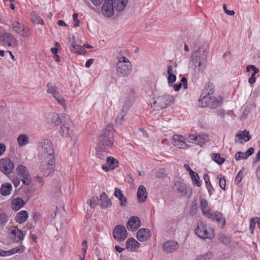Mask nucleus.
I'll use <instances>...</instances> for the list:
<instances>
[{"mask_svg":"<svg viewBox=\"0 0 260 260\" xmlns=\"http://www.w3.org/2000/svg\"><path fill=\"white\" fill-rule=\"evenodd\" d=\"M208 51L202 46L192 52L189 62V68L194 74H199L207 67Z\"/></svg>","mask_w":260,"mask_h":260,"instance_id":"obj_1","label":"nucleus"},{"mask_svg":"<svg viewBox=\"0 0 260 260\" xmlns=\"http://www.w3.org/2000/svg\"><path fill=\"white\" fill-rule=\"evenodd\" d=\"M200 207L203 215L212 220H216L223 227L225 223V219L221 213L218 211H213L208 202L204 198L200 199Z\"/></svg>","mask_w":260,"mask_h":260,"instance_id":"obj_2","label":"nucleus"},{"mask_svg":"<svg viewBox=\"0 0 260 260\" xmlns=\"http://www.w3.org/2000/svg\"><path fill=\"white\" fill-rule=\"evenodd\" d=\"M38 157L40 160L46 158H55L54 148L50 140L44 139L40 140L37 146Z\"/></svg>","mask_w":260,"mask_h":260,"instance_id":"obj_3","label":"nucleus"},{"mask_svg":"<svg viewBox=\"0 0 260 260\" xmlns=\"http://www.w3.org/2000/svg\"><path fill=\"white\" fill-rule=\"evenodd\" d=\"M113 132L114 128L113 125H107L102 131V134L99 138L98 145L104 146V147H111L113 143Z\"/></svg>","mask_w":260,"mask_h":260,"instance_id":"obj_4","label":"nucleus"},{"mask_svg":"<svg viewBox=\"0 0 260 260\" xmlns=\"http://www.w3.org/2000/svg\"><path fill=\"white\" fill-rule=\"evenodd\" d=\"M116 64L117 75L121 77H127L132 72V64L129 59L125 56L118 57Z\"/></svg>","mask_w":260,"mask_h":260,"instance_id":"obj_5","label":"nucleus"},{"mask_svg":"<svg viewBox=\"0 0 260 260\" xmlns=\"http://www.w3.org/2000/svg\"><path fill=\"white\" fill-rule=\"evenodd\" d=\"M195 233L199 237L202 239H211L214 237L213 230L202 221L198 222Z\"/></svg>","mask_w":260,"mask_h":260,"instance_id":"obj_6","label":"nucleus"},{"mask_svg":"<svg viewBox=\"0 0 260 260\" xmlns=\"http://www.w3.org/2000/svg\"><path fill=\"white\" fill-rule=\"evenodd\" d=\"M174 192L181 197L189 199L192 194L191 189L185 183L181 181H176L173 186Z\"/></svg>","mask_w":260,"mask_h":260,"instance_id":"obj_7","label":"nucleus"},{"mask_svg":"<svg viewBox=\"0 0 260 260\" xmlns=\"http://www.w3.org/2000/svg\"><path fill=\"white\" fill-rule=\"evenodd\" d=\"M40 160V172L44 176H48L54 172L55 166V158H46Z\"/></svg>","mask_w":260,"mask_h":260,"instance_id":"obj_8","label":"nucleus"},{"mask_svg":"<svg viewBox=\"0 0 260 260\" xmlns=\"http://www.w3.org/2000/svg\"><path fill=\"white\" fill-rule=\"evenodd\" d=\"M209 94V92L208 94L204 93L201 94L199 100V105L202 107H208L214 109L217 107L218 101L215 97L211 96Z\"/></svg>","mask_w":260,"mask_h":260,"instance_id":"obj_9","label":"nucleus"},{"mask_svg":"<svg viewBox=\"0 0 260 260\" xmlns=\"http://www.w3.org/2000/svg\"><path fill=\"white\" fill-rule=\"evenodd\" d=\"M16 172L23 184L28 186L31 182V178L27 168L21 165L18 166L16 168Z\"/></svg>","mask_w":260,"mask_h":260,"instance_id":"obj_10","label":"nucleus"},{"mask_svg":"<svg viewBox=\"0 0 260 260\" xmlns=\"http://www.w3.org/2000/svg\"><path fill=\"white\" fill-rule=\"evenodd\" d=\"M11 27L13 29L14 31L23 37L27 38L29 36V28L23 24H21L17 21H12Z\"/></svg>","mask_w":260,"mask_h":260,"instance_id":"obj_11","label":"nucleus"},{"mask_svg":"<svg viewBox=\"0 0 260 260\" xmlns=\"http://www.w3.org/2000/svg\"><path fill=\"white\" fill-rule=\"evenodd\" d=\"M174 98L170 95H164L156 98L154 105L156 108L164 109L172 103Z\"/></svg>","mask_w":260,"mask_h":260,"instance_id":"obj_12","label":"nucleus"},{"mask_svg":"<svg viewBox=\"0 0 260 260\" xmlns=\"http://www.w3.org/2000/svg\"><path fill=\"white\" fill-rule=\"evenodd\" d=\"M127 235V231L122 225H116L113 231V237L118 242L124 241L126 238Z\"/></svg>","mask_w":260,"mask_h":260,"instance_id":"obj_13","label":"nucleus"},{"mask_svg":"<svg viewBox=\"0 0 260 260\" xmlns=\"http://www.w3.org/2000/svg\"><path fill=\"white\" fill-rule=\"evenodd\" d=\"M0 42L4 45L8 47H15L17 45V41L14 36L9 32H5L0 36Z\"/></svg>","mask_w":260,"mask_h":260,"instance_id":"obj_14","label":"nucleus"},{"mask_svg":"<svg viewBox=\"0 0 260 260\" xmlns=\"http://www.w3.org/2000/svg\"><path fill=\"white\" fill-rule=\"evenodd\" d=\"M14 165L10 158L6 157L0 160V170L6 175L12 173Z\"/></svg>","mask_w":260,"mask_h":260,"instance_id":"obj_15","label":"nucleus"},{"mask_svg":"<svg viewBox=\"0 0 260 260\" xmlns=\"http://www.w3.org/2000/svg\"><path fill=\"white\" fill-rule=\"evenodd\" d=\"M113 0H105L102 8V13L106 17H110L114 14Z\"/></svg>","mask_w":260,"mask_h":260,"instance_id":"obj_16","label":"nucleus"},{"mask_svg":"<svg viewBox=\"0 0 260 260\" xmlns=\"http://www.w3.org/2000/svg\"><path fill=\"white\" fill-rule=\"evenodd\" d=\"M10 237L14 242H19L24 239L23 232L16 226H13L10 229Z\"/></svg>","mask_w":260,"mask_h":260,"instance_id":"obj_17","label":"nucleus"},{"mask_svg":"<svg viewBox=\"0 0 260 260\" xmlns=\"http://www.w3.org/2000/svg\"><path fill=\"white\" fill-rule=\"evenodd\" d=\"M172 144L174 146L180 149H186L188 147L187 145L184 142V138L182 136L174 135L172 140Z\"/></svg>","mask_w":260,"mask_h":260,"instance_id":"obj_18","label":"nucleus"},{"mask_svg":"<svg viewBox=\"0 0 260 260\" xmlns=\"http://www.w3.org/2000/svg\"><path fill=\"white\" fill-rule=\"evenodd\" d=\"M189 139L194 141L196 144L202 146L208 141V137L206 134L202 133L199 135H190Z\"/></svg>","mask_w":260,"mask_h":260,"instance_id":"obj_19","label":"nucleus"},{"mask_svg":"<svg viewBox=\"0 0 260 260\" xmlns=\"http://www.w3.org/2000/svg\"><path fill=\"white\" fill-rule=\"evenodd\" d=\"M179 247L178 243L175 241L170 240L165 242L162 245L163 250L167 253L175 251Z\"/></svg>","mask_w":260,"mask_h":260,"instance_id":"obj_20","label":"nucleus"},{"mask_svg":"<svg viewBox=\"0 0 260 260\" xmlns=\"http://www.w3.org/2000/svg\"><path fill=\"white\" fill-rule=\"evenodd\" d=\"M141 225V221L138 217L133 216L128 221L126 228L128 230L135 231Z\"/></svg>","mask_w":260,"mask_h":260,"instance_id":"obj_21","label":"nucleus"},{"mask_svg":"<svg viewBox=\"0 0 260 260\" xmlns=\"http://www.w3.org/2000/svg\"><path fill=\"white\" fill-rule=\"evenodd\" d=\"M150 236V232L147 229H141L138 231L137 234V238L140 242L146 241Z\"/></svg>","mask_w":260,"mask_h":260,"instance_id":"obj_22","label":"nucleus"},{"mask_svg":"<svg viewBox=\"0 0 260 260\" xmlns=\"http://www.w3.org/2000/svg\"><path fill=\"white\" fill-rule=\"evenodd\" d=\"M125 246L127 250L134 251L140 247V244L134 238H132L127 240Z\"/></svg>","mask_w":260,"mask_h":260,"instance_id":"obj_23","label":"nucleus"},{"mask_svg":"<svg viewBox=\"0 0 260 260\" xmlns=\"http://www.w3.org/2000/svg\"><path fill=\"white\" fill-rule=\"evenodd\" d=\"M137 198L138 201L141 203H144L145 202L147 197V193L146 191V189L144 185H140L138 190H137Z\"/></svg>","mask_w":260,"mask_h":260,"instance_id":"obj_24","label":"nucleus"},{"mask_svg":"<svg viewBox=\"0 0 260 260\" xmlns=\"http://www.w3.org/2000/svg\"><path fill=\"white\" fill-rule=\"evenodd\" d=\"M132 102L128 100H126L123 105L122 109L119 115L117 116V120H119L120 122L124 118L126 112L128 111L129 108L132 106Z\"/></svg>","mask_w":260,"mask_h":260,"instance_id":"obj_25","label":"nucleus"},{"mask_svg":"<svg viewBox=\"0 0 260 260\" xmlns=\"http://www.w3.org/2000/svg\"><path fill=\"white\" fill-rule=\"evenodd\" d=\"M114 195L119 200L120 205L121 207H125L126 206L127 200L120 189L118 188H115Z\"/></svg>","mask_w":260,"mask_h":260,"instance_id":"obj_26","label":"nucleus"},{"mask_svg":"<svg viewBox=\"0 0 260 260\" xmlns=\"http://www.w3.org/2000/svg\"><path fill=\"white\" fill-rule=\"evenodd\" d=\"M47 118L49 121L53 125H58L61 122V120L59 115L56 113H49L47 114Z\"/></svg>","mask_w":260,"mask_h":260,"instance_id":"obj_27","label":"nucleus"},{"mask_svg":"<svg viewBox=\"0 0 260 260\" xmlns=\"http://www.w3.org/2000/svg\"><path fill=\"white\" fill-rule=\"evenodd\" d=\"M110 147H104L98 145L96 155L100 159H103L107 156L108 152V149Z\"/></svg>","mask_w":260,"mask_h":260,"instance_id":"obj_28","label":"nucleus"},{"mask_svg":"<svg viewBox=\"0 0 260 260\" xmlns=\"http://www.w3.org/2000/svg\"><path fill=\"white\" fill-rule=\"evenodd\" d=\"M128 0H114L113 5L114 9L117 11H122L126 7Z\"/></svg>","mask_w":260,"mask_h":260,"instance_id":"obj_29","label":"nucleus"},{"mask_svg":"<svg viewBox=\"0 0 260 260\" xmlns=\"http://www.w3.org/2000/svg\"><path fill=\"white\" fill-rule=\"evenodd\" d=\"M100 200L101 202V206L104 208H107L111 206L112 202L111 200L108 199V196L105 193L103 192L100 196Z\"/></svg>","mask_w":260,"mask_h":260,"instance_id":"obj_30","label":"nucleus"},{"mask_svg":"<svg viewBox=\"0 0 260 260\" xmlns=\"http://www.w3.org/2000/svg\"><path fill=\"white\" fill-rule=\"evenodd\" d=\"M24 204L25 203L23 199L20 198L14 199L12 201V208L15 211H18L24 206Z\"/></svg>","mask_w":260,"mask_h":260,"instance_id":"obj_31","label":"nucleus"},{"mask_svg":"<svg viewBox=\"0 0 260 260\" xmlns=\"http://www.w3.org/2000/svg\"><path fill=\"white\" fill-rule=\"evenodd\" d=\"M28 218V213L25 210H22L18 213L15 217V220L19 223L24 222Z\"/></svg>","mask_w":260,"mask_h":260,"instance_id":"obj_32","label":"nucleus"},{"mask_svg":"<svg viewBox=\"0 0 260 260\" xmlns=\"http://www.w3.org/2000/svg\"><path fill=\"white\" fill-rule=\"evenodd\" d=\"M59 133L63 137H68L72 135V131L68 124H64L60 126Z\"/></svg>","mask_w":260,"mask_h":260,"instance_id":"obj_33","label":"nucleus"},{"mask_svg":"<svg viewBox=\"0 0 260 260\" xmlns=\"http://www.w3.org/2000/svg\"><path fill=\"white\" fill-rule=\"evenodd\" d=\"M12 190V185L9 183H5L2 184L0 189V192L3 196H8L11 193Z\"/></svg>","mask_w":260,"mask_h":260,"instance_id":"obj_34","label":"nucleus"},{"mask_svg":"<svg viewBox=\"0 0 260 260\" xmlns=\"http://www.w3.org/2000/svg\"><path fill=\"white\" fill-rule=\"evenodd\" d=\"M71 50L74 53L83 54L85 52V50L80 45H76V43L73 41L71 45Z\"/></svg>","mask_w":260,"mask_h":260,"instance_id":"obj_35","label":"nucleus"},{"mask_svg":"<svg viewBox=\"0 0 260 260\" xmlns=\"http://www.w3.org/2000/svg\"><path fill=\"white\" fill-rule=\"evenodd\" d=\"M47 92L52 94L53 98L59 94V91L57 87L56 86L53 85L51 83H47Z\"/></svg>","mask_w":260,"mask_h":260,"instance_id":"obj_36","label":"nucleus"},{"mask_svg":"<svg viewBox=\"0 0 260 260\" xmlns=\"http://www.w3.org/2000/svg\"><path fill=\"white\" fill-rule=\"evenodd\" d=\"M189 175L194 184L197 185L198 187L201 186V183L200 181V177L199 175L193 170H190Z\"/></svg>","mask_w":260,"mask_h":260,"instance_id":"obj_37","label":"nucleus"},{"mask_svg":"<svg viewBox=\"0 0 260 260\" xmlns=\"http://www.w3.org/2000/svg\"><path fill=\"white\" fill-rule=\"evenodd\" d=\"M30 16L31 20L33 23L38 24H44L43 20L39 16H38L36 12H31Z\"/></svg>","mask_w":260,"mask_h":260,"instance_id":"obj_38","label":"nucleus"},{"mask_svg":"<svg viewBox=\"0 0 260 260\" xmlns=\"http://www.w3.org/2000/svg\"><path fill=\"white\" fill-rule=\"evenodd\" d=\"M18 143L20 147L27 145L29 142V139L25 135H20L17 139Z\"/></svg>","mask_w":260,"mask_h":260,"instance_id":"obj_39","label":"nucleus"},{"mask_svg":"<svg viewBox=\"0 0 260 260\" xmlns=\"http://www.w3.org/2000/svg\"><path fill=\"white\" fill-rule=\"evenodd\" d=\"M236 137L238 138L239 139H243L245 142L248 141L251 136L249 135V132L244 130L242 133H238L236 135Z\"/></svg>","mask_w":260,"mask_h":260,"instance_id":"obj_40","label":"nucleus"},{"mask_svg":"<svg viewBox=\"0 0 260 260\" xmlns=\"http://www.w3.org/2000/svg\"><path fill=\"white\" fill-rule=\"evenodd\" d=\"M107 162L109 167H111L112 169L118 166V161L111 156L107 157Z\"/></svg>","mask_w":260,"mask_h":260,"instance_id":"obj_41","label":"nucleus"},{"mask_svg":"<svg viewBox=\"0 0 260 260\" xmlns=\"http://www.w3.org/2000/svg\"><path fill=\"white\" fill-rule=\"evenodd\" d=\"M211 157L212 159L218 165H222L225 160L224 158L220 157V155L219 153H212Z\"/></svg>","mask_w":260,"mask_h":260,"instance_id":"obj_42","label":"nucleus"},{"mask_svg":"<svg viewBox=\"0 0 260 260\" xmlns=\"http://www.w3.org/2000/svg\"><path fill=\"white\" fill-rule=\"evenodd\" d=\"M213 256V254L211 252H208L203 255H200L198 256L197 260H210Z\"/></svg>","mask_w":260,"mask_h":260,"instance_id":"obj_43","label":"nucleus"},{"mask_svg":"<svg viewBox=\"0 0 260 260\" xmlns=\"http://www.w3.org/2000/svg\"><path fill=\"white\" fill-rule=\"evenodd\" d=\"M9 217L8 215L4 213H0V226H4L8 221Z\"/></svg>","mask_w":260,"mask_h":260,"instance_id":"obj_44","label":"nucleus"},{"mask_svg":"<svg viewBox=\"0 0 260 260\" xmlns=\"http://www.w3.org/2000/svg\"><path fill=\"white\" fill-rule=\"evenodd\" d=\"M58 102L59 104L63 106V108L66 109L67 108V106L66 104V101L59 94H58L57 96L54 98Z\"/></svg>","mask_w":260,"mask_h":260,"instance_id":"obj_45","label":"nucleus"},{"mask_svg":"<svg viewBox=\"0 0 260 260\" xmlns=\"http://www.w3.org/2000/svg\"><path fill=\"white\" fill-rule=\"evenodd\" d=\"M24 250V247L23 245H19L16 247L13 248L10 250L12 254H15L17 252L22 253Z\"/></svg>","mask_w":260,"mask_h":260,"instance_id":"obj_46","label":"nucleus"},{"mask_svg":"<svg viewBox=\"0 0 260 260\" xmlns=\"http://www.w3.org/2000/svg\"><path fill=\"white\" fill-rule=\"evenodd\" d=\"M176 80V76L175 74L168 75V83L169 86H172Z\"/></svg>","mask_w":260,"mask_h":260,"instance_id":"obj_47","label":"nucleus"},{"mask_svg":"<svg viewBox=\"0 0 260 260\" xmlns=\"http://www.w3.org/2000/svg\"><path fill=\"white\" fill-rule=\"evenodd\" d=\"M98 198L93 197L90 200L87 202V204H89L91 208H94L95 206L98 205Z\"/></svg>","mask_w":260,"mask_h":260,"instance_id":"obj_48","label":"nucleus"},{"mask_svg":"<svg viewBox=\"0 0 260 260\" xmlns=\"http://www.w3.org/2000/svg\"><path fill=\"white\" fill-rule=\"evenodd\" d=\"M255 217L252 218L250 220V225H249V230L251 234L253 233L255 227V224L256 223Z\"/></svg>","mask_w":260,"mask_h":260,"instance_id":"obj_49","label":"nucleus"},{"mask_svg":"<svg viewBox=\"0 0 260 260\" xmlns=\"http://www.w3.org/2000/svg\"><path fill=\"white\" fill-rule=\"evenodd\" d=\"M206 187L208 190L209 196H211L214 191V189L212 187L211 182H208V183L206 184Z\"/></svg>","mask_w":260,"mask_h":260,"instance_id":"obj_50","label":"nucleus"},{"mask_svg":"<svg viewBox=\"0 0 260 260\" xmlns=\"http://www.w3.org/2000/svg\"><path fill=\"white\" fill-rule=\"evenodd\" d=\"M219 184L220 187L223 189H225L226 181L224 177L221 178L219 181Z\"/></svg>","mask_w":260,"mask_h":260,"instance_id":"obj_51","label":"nucleus"},{"mask_svg":"<svg viewBox=\"0 0 260 260\" xmlns=\"http://www.w3.org/2000/svg\"><path fill=\"white\" fill-rule=\"evenodd\" d=\"M242 173V171L240 170L237 174V176H236L235 179V183H236V184H238L241 181L242 178L241 174Z\"/></svg>","mask_w":260,"mask_h":260,"instance_id":"obj_52","label":"nucleus"},{"mask_svg":"<svg viewBox=\"0 0 260 260\" xmlns=\"http://www.w3.org/2000/svg\"><path fill=\"white\" fill-rule=\"evenodd\" d=\"M78 14L77 13H74L73 15V18L74 20V26L77 27L79 25L80 20L78 19Z\"/></svg>","mask_w":260,"mask_h":260,"instance_id":"obj_53","label":"nucleus"},{"mask_svg":"<svg viewBox=\"0 0 260 260\" xmlns=\"http://www.w3.org/2000/svg\"><path fill=\"white\" fill-rule=\"evenodd\" d=\"M242 156H244V152L239 151L236 154L235 158L237 160H239L241 159H244Z\"/></svg>","mask_w":260,"mask_h":260,"instance_id":"obj_54","label":"nucleus"},{"mask_svg":"<svg viewBox=\"0 0 260 260\" xmlns=\"http://www.w3.org/2000/svg\"><path fill=\"white\" fill-rule=\"evenodd\" d=\"M21 181L20 178H18L16 177L12 180V182L15 187H17L20 185Z\"/></svg>","mask_w":260,"mask_h":260,"instance_id":"obj_55","label":"nucleus"},{"mask_svg":"<svg viewBox=\"0 0 260 260\" xmlns=\"http://www.w3.org/2000/svg\"><path fill=\"white\" fill-rule=\"evenodd\" d=\"M82 245H83V248L82 249V254L84 255V256L85 255L86 252V249L87 248V243L86 240H84L82 242Z\"/></svg>","mask_w":260,"mask_h":260,"instance_id":"obj_56","label":"nucleus"},{"mask_svg":"<svg viewBox=\"0 0 260 260\" xmlns=\"http://www.w3.org/2000/svg\"><path fill=\"white\" fill-rule=\"evenodd\" d=\"M176 72H177L176 70H174L172 66L170 65L168 67V70H167L168 75L175 74V73H176Z\"/></svg>","mask_w":260,"mask_h":260,"instance_id":"obj_57","label":"nucleus"},{"mask_svg":"<svg viewBox=\"0 0 260 260\" xmlns=\"http://www.w3.org/2000/svg\"><path fill=\"white\" fill-rule=\"evenodd\" d=\"M181 83H182V84H183L184 89H186L187 88V80L185 77L182 78Z\"/></svg>","mask_w":260,"mask_h":260,"instance_id":"obj_58","label":"nucleus"},{"mask_svg":"<svg viewBox=\"0 0 260 260\" xmlns=\"http://www.w3.org/2000/svg\"><path fill=\"white\" fill-rule=\"evenodd\" d=\"M93 5L95 6L101 5L104 0H90Z\"/></svg>","mask_w":260,"mask_h":260,"instance_id":"obj_59","label":"nucleus"},{"mask_svg":"<svg viewBox=\"0 0 260 260\" xmlns=\"http://www.w3.org/2000/svg\"><path fill=\"white\" fill-rule=\"evenodd\" d=\"M6 146L3 143H0V156H1L6 151Z\"/></svg>","mask_w":260,"mask_h":260,"instance_id":"obj_60","label":"nucleus"},{"mask_svg":"<svg viewBox=\"0 0 260 260\" xmlns=\"http://www.w3.org/2000/svg\"><path fill=\"white\" fill-rule=\"evenodd\" d=\"M256 81L255 75L254 74L251 75V76L248 79V82L250 84L255 83Z\"/></svg>","mask_w":260,"mask_h":260,"instance_id":"obj_61","label":"nucleus"},{"mask_svg":"<svg viewBox=\"0 0 260 260\" xmlns=\"http://www.w3.org/2000/svg\"><path fill=\"white\" fill-rule=\"evenodd\" d=\"M164 169H159L157 173H156V176L159 177V178H161V177H163L164 176Z\"/></svg>","mask_w":260,"mask_h":260,"instance_id":"obj_62","label":"nucleus"},{"mask_svg":"<svg viewBox=\"0 0 260 260\" xmlns=\"http://www.w3.org/2000/svg\"><path fill=\"white\" fill-rule=\"evenodd\" d=\"M219 240L220 242L225 243L228 242L226 238L223 235H220L219 236Z\"/></svg>","mask_w":260,"mask_h":260,"instance_id":"obj_63","label":"nucleus"},{"mask_svg":"<svg viewBox=\"0 0 260 260\" xmlns=\"http://www.w3.org/2000/svg\"><path fill=\"white\" fill-rule=\"evenodd\" d=\"M94 61V59L93 58H90L89 59V60H88L86 63H85V67L86 68H89L90 67V66L93 63Z\"/></svg>","mask_w":260,"mask_h":260,"instance_id":"obj_64","label":"nucleus"}]
</instances>
